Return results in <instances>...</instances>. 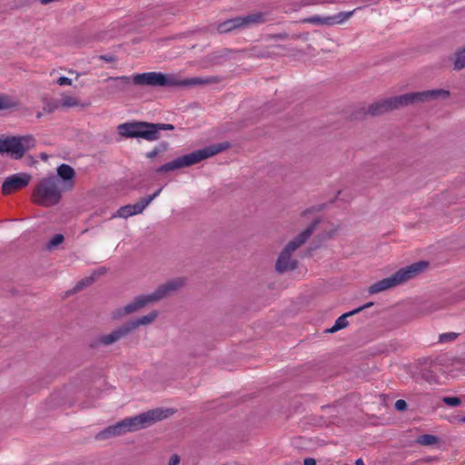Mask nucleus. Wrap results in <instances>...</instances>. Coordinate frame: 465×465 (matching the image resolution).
Returning <instances> with one entry per match:
<instances>
[{"mask_svg": "<svg viewBox=\"0 0 465 465\" xmlns=\"http://www.w3.org/2000/svg\"><path fill=\"white\" fill-rule=\"evenodd\" d=\"M74 177L73 167L65 163L59 165L57 175L50 174L38 181L32 193V201L44 207L56 205L63 193L74 188Z\"/></svg>", "mask_w": 465, "mask_h": 465, "instance_id": "obj_1", "label": "nucleus"}, {"mask_svg": "<svg viewBox=\"0 0 465 465\" xmlns=\"http://www.w3.org/2000/svg\"><path fill=\"white\" fill-rule=\"evenodd\" d=\"M449 94V91L443 89L408 93L377 101L369 106L368 113L371 115H381L409 104L437 100L439 98H447Z\"/></svg>", "mask_w": 465, "mask_h": 465, "instance_id": "obj_2", "label": "nucleus"}, {"mask_svg": "<svg viewBox=\"0 0 465 465\" xmlns=\"http://www.w3.org/2000/svg\"><path fill=\"white\" fill-rule=\"evenodd\" d=\"M185 284L183 278L172 279L157 287L153 292L136 296L131 302L113 312L114 320L140 311L150 303H154L179 290Z\"/></svg>", "mask_w": 465, "mask_h": 465, "instance_id": "obj_3", "label": "nucleus"}, {"mask_svg": "<svg viewBox=\"0 0 465 465\" xmlns=\"http://www.w3.org/2000/svg\"><path fill=\"white\" fill-rule=\"evenodd\" d=\"M133 81L137 85L169 87H191L212 83L209 78H182L179 74H165L158 72H149L135 74Z\"/></svg>", "mask_w": 465, "mask_h": 465, "instance_id": "obj_4", "label": "nucleus"}, {"mask_svg": "<svg viewBox=\"0 0 465 465\" xmlns=\"http://www.w3.org/2000/svg\"><path fill=\"white\" fill-rule=\"evenodd\" d=\"M229 143L212 144L171 161L157 169V173H167L196 164L229 148Z\"/></svg>", "mask_w": 465, "mask_h": 465, "instance_id": "obj_5", "label": "nucleus"}, {"mask_svg": "<svg viewBox=\"0 0 465 465\" xmlns=\"http://www.w3.org/2000/svg\"><path fill=\"white\" fill-rule=\"evenodd\" d=\"M428 263L426 262H418L412 263L405 268H402L396 272L390 277L384 278L369 287V292L371 294H376L387 290H390L393 287L401 285L407 281L416 277L420 272H421L426 267Z\"/></svg>", "mask_w": 465, "mask_h": 465, "instance_id": "obj_6", "label": "nucleus"}, {"mask_svg": "<svg viewBox=\"0 0 465 465\" xmlns=\"http://www.w3.org/2000/svg\"><path fill=\"white\" fill-rule=\"evenodd\" d=\"M318 223L319 220L314 219L313 222L304 231H302L296 238L290 241L285 245V247L281 252L275 264L277 272L283 273L287 271L296 268L297 262L295 259L292 258V254L309 239Z\"/></svg>", "mask_w": 465, "mask_h": 465, "instance_id": "obj_7", "label": "nucleus"}, {"mask_svg": "<svg viewBox=\"0 0 465 465\" xmlns=\"http://www.w3.org/2000/svg\"><path fill=\"white\" fill-rule=\"evenodd\" d=\"M173 413L170 409H153L139 415L129 417L118 421V427L123 435L151 426L152 424L168 418Z\"/></svg>", "mask_w": 465, "mask_h": 465, "instance_id": "obj_8", "label": "nucleus"}, {"mask_svg": "<svg viewBox=\"0 0 465 465\" xmlns=\"http://www.w3.org/2000/svg\"><path fill=\"white\" fill-rule=\"evenodd\" d=\"M35 145L32 135L11 136L0 138V154H6L14 159H20L25 152Z\"/></svg>", "mask_w": 465, "mask_h": 465, "instance_id": "obj_9", "label": "nucleus"}, {"mask_svg": "<svg viewBox=\"0 0 465 465\" xmlns=\"http://www.w3.org/2000/svg\"><path fill=\"white\" fill-rule=\"evenodd\" d=\"M265 21L264 15L262 13H252L244 16H237L232 19H228L217 25L219 33H229L236 29H243L251 27L255 25L262 24Z\"/></svg>", "mask_w": 465, "mask_h": 465, "instance_id": "obj_10", "label": "nucleus"}, {"mask_svg": "<svg viewBox=\"0 0 465 465\" xmlns=\"http://www.w3.org/2000/svg\"><path fill=\"white\" fill-rule=\"evenodd\" d=\"M153 126L147 122H130L124 123L118 126V133L125 138H143L146 141L153 142L155 137L152 132Z\"/></svg>", "mask_w": 465, "mask_h": 465, "instance_id": "obj_11", "label": "nucleus"}, {"mask_svg": "<svg viewBox=\"0 0 465 465\" xmlns=\"http://www.w3.org/2000/svg\"><path fill=\"white\" fill-rule=\"evenodd\" d=\"M32 179L31 174L27 173H17L5 178L2 184L4 194H10L15 191L26 187Z\"/></svg>", "mask_w": 465, "mask_h": 465, "instance_id": "obj_12", "label": "nucleus"}, {"mask_svg": "<svg viewBox=\"0 0 465 465\" xmlns=\"http://www.w3.org/2000/svg\"><path fill=\"white\" fill-rule=\"evenodd\" d=\"M130 333L126 324L114 329L113 331L102 334L91 343V347L95 348L100 345L108 346L117 342L119 340L126 337Z\"/></svg>", "mask_w": 465, "mask_h": 465, "instance_id": "obj_13", "label": "nucleus"}, {"mask_svg": "<svg viewBox=\"0 0 465 465\" xmlns=\"http://www.w3.org/2000/svg\"><path fill=\"white\" fill-rule=\"evenodd\" d=\"M159 313L157 311H152L149 313L143 315L139 318L132 320L126 322V326L130 331V333L140 328L141 326H146L152 324L158 317Z\"/></svg>", "mask_w": 465, "mask_h": 465, "instance_id": "obj_14", "label": "nucleus"}, {"mask_svg": "<svg viewBox=\"0 0 465 465\" xmlns=\"http://www.w3.org/2000/svg\"><path fill=\"white\" fill-rule=\"evenodd\" d=\"M145 204L143 203V200L140 199L136 203L134 204H128L125 206L121 207L115 214L113 215V217H120V218H128L135 214H139L143 213V211L145 209Z\"/></svg>", "mask_w": 465, "mask_h": 465, "instance_id": "obj_15", "label": "nucleus"}, {"mask_svg": "<svg viewBox=\"0 0 465 465\" xmlns=\"http://www.w3.org/2000/svg\"><path fill=\"white\" fill-rule=\"evenodd\" d=\"M361 312V309H355L353 311H351L349 312H346L344 314H342L341 316H340L334 322L333 326L331 327L330 329H327L326 330V332H329V333H333V332H336L341 329H344L348 326L349 322L347 321V318L350 317V316H352L354 314H357L358 312Z\"/></svg>", "mask_w": 465, "mask_h": 465, "instance_id": "obj_16", "label": "nucleus"}, {"mask_svg": "<svg viewBox=\"0 0 465 465\" xmlns=\"http://www.w3.org/2000/svg\"><path fill=\"white\" fill-rule=\"evenodd\" d=\"M123 435V432L121 429L118 427V423H115L114 425H111L104 429V430L100 431L96 435L97 440H106L113 437H117Z\"/></svg>", "mask_w": 465, "mask_h": 465, "instance_id": "obj_17", "label": "nucleus"}, {"mask_svg": "<svg viewBox=\"0 0 465 465\" xmlns=\"http://www.w3.org/2000/svg\"><path fill=\"white\" fill-rule=\"evenodd\" d=\"M107 81L112 84L109 85L114 92L124 91L126 85L130 83V79L128 76H120V77H110Z\"/></svg>", "mask_w": 465, "mask_h": 465, "instance_id": "obj_18", "label": "nucleus"}, {"mask_svg": "<svg viewBox=\"0 0 465 465\" xmlns=\"http://www.w3.org/2000/svg\"><path fill=\"white\" fill-rule=\"evenodd\" d=\"M357 9L349 12H341L334 15H329L330 25H340L351 18Z\"/></svg>", "mask_w": 465, "mask_h": 465, "instance_id": "obj_19", "label": "nucleus"}, {"mask_svg": "<svg viewBox=\"0 0 465 465\" xmlns=\"http://www.w3.org/2000/svg\"><path fill=\"white\" fill-rule=\"evenodd\" d=\"M465 68V45L454 54L453 69L460 71Z\"/></svg>", "mask_w": 465, "mask_h": 465, "instance_id": "obj_20", "label": "nucleus"}, {"mask_svg": "<svg viewBox=\"0 0 465 465\" xmlns=\"http://www.w3.org/2000/svg\"><path fill=\"white\" fill-rule=\"evenodd\" d=\"M18 102L7 94H0V110L16 108Z\"/></svg>", "mask_w": 465, "mask_h": 465, "instance_id": "obj_21", "label": "nucleus"}, {"mask_svg": "<svg viewBox=\"0 0 465 465\" xmlns=\"http://www.w3.org/2000/svg\"><path fill=\"white\" fill-rule=\"evenodd\" d=\"M81 105L80 101L77 97L72 96L66 94H63L61 96V106L70 108ZM84 106V104H82Z\"/></svg>", "mask_w": 465, "mask_h": 465, "instance_id": "obj_22", "label": "nucleus"}, {"mask_svg": "<svg viewBox=\"0 0 465 465\" xmlns=\"http://www.w3.org/2000/svg\"><path fill=\"white\" fill-rule=\"evenodd\" d=\"M303 23L312 24V25H330V20L329 15L327 16H322V15H312L308 18H305Z\"/></svg>", "mask_w": 465, "mask_h": 465, "instance_id": "obj_23", "label": "nucleus"}, {"mask_svg": "<svg viewBox=\"0 0 465 465\" xmlns=\"http://www.w3.org/2000/svg\"><path fill=\"white\" fill-rule=\"evenodd\" d=\"M151 126H153V128L152 129V132L154 133L153 134L155 137L153 138V141H156L159 139V134H160V132L161 131H171V130H173L174 129V126L173 124H152L151 123Z\"/></svg>", "mask_w": 465, "mask_h": 465, "instance_id": "obj_24", "label": "nucleus"}, {"mask_svg": "<svg viewBox=\"0 0 465 465\" xmlns=\"http://www.w3.org/2000/svg\"><path fill=\"white\" fill-rule=\"evenodd\" d=\"M438 441V438L434 435L424 434L419 437L418 442L424 446L433 445Z\"/></svg>", "mask_w": 465, "mask_h": 465, "instance_id": "obj_25", "label": "nucleus"}, {"mask_svg": "<svg viewBox=\"0 0 465 465\" xmlns=\"http://www.w3.org/2000/svg\"><path fill=\"white\" fill-rule=\"evenodd\" d=\"M64 240V237L63 234L61 233H57L55 235H54L50 241L48 242L47 245H46V248L48 250H52V249H54L56 248L58 245H60Z\"/></svg>", "mask_w": 465, "mask_h": 465, "instance_id": "obj_26", "label": "nucleus"}, {"mask_svg": "<svg viewBox=\"0 0 465 465\" xmlns=\"http://www.w3.org/2000/svg\"><path fill=\"white\" fill-rule=\"evenodd\" d=\"M458 337V333L456 332H446L440 335L439 341L440 342H450L456 340Z\"/></svg>", "mask_w": 465, "mask_h": 465, "instance_id": "obj_27", "label": "nucleus"}, {"mask_svg": "<svg viewBox=\"0 0 465 465\" xmlns=\"http://www.w3.org/2000/svg\"><path fill=\"white\" fill-rule=\"evenodd\" d=\"M442 402L448 406L456 407L461 403V401L458 397H444Z\"/></svg>", "mask_w": 465, "mask_h": 465, "instance_id": "obj_28", "label": "nucleus"}, {"mask_svg": "<svg viewBox=\"0 0 465 465\" xmlns=\"http://www.w3.org/2000/svg\"><path fill=\"white\" fill-rule=\"evenodd\" d=\"M161 192H162V188L158 189L152 195H149L148 197L142 198V200H143V203L145 204V206L149 205V203L151 202H153L160 194Z\"/></svg>", "mask_w": 465, "mask_h": 465, "instance_id": "obj_29", "label": "nucleus"}, {"mask_svg": "<svg viewBox=\"0 0 465 465\" xmlns=\"http://www.w3.org/2000/svg\"><path fill=\"white\" fill-rule=\"evenodd\" d=\"M56 83L59 85H72V80L66 76H61L57 79Z\"/></svg>", "mask_w": 465, "mask_h": 465, "instance_id": "obj_30", "label": "nucleus"}, {"mask_svg": "<svg viewBox=\"0 0 465 465\" xmlns=\"http://www.w3.org/2000/svg\"><path fill=\"white\" fill-rule=\"evenodd\" d=\"M57 107H58V105H57L56 104H54V103H47V104L44 106L43 110H44V112H45V113H52V112H54V110H56V109H57Z\"/></svg>", "mask_w": 465, "mask_h": 465, "instance_id": "obj_31", "label": "nucleus"}, {"mask_svg": "<svg viewBox=\"0 0 465 465\" xmlns=\"http://www.w3.org/2000/svg\"><path fill=\"white\" fill-rule=\"evenodd\" d=\"M395 408L398 411H405L407 408V403L404 400H398L395 402Z\"/></svg>", "mask_w": 465, "mask_h": 465, "instance_id": "obj_32", "label": "nucleus"}, {"mask_svg": "<svg viewBox=\"0 0 465 465\" xmlns=\"http://www.w3.org/2000/svg\"><path fill=\"white\" fill-rule=\"evenodd\" d=\"M180 457L177 454H173L169 460L168 465H179L180 464Z\"/></svg>", "mask_w": 465, "mask_h": 465, "instance_id": "obj_33", "label": "nucleus"}, {"mask_svg": "<svg viewBox=\"0 0 465 465\" xmlns=\"http://www.w3.org/2000/svg\"><path fill=\"white\" fill-rule=\"evenodd\" d=\"M160 153V150H158L157 148H154L153 150H152L151 152H148L146 153V156L150 159L155 157L158 153Z\"/></svg>", "mask_w": 465, "mask_h": 465, "instance_id": "obj_34", "label": "nucleus"}, {"mask_svg": "<svg viewBox=\"0 0 465 465\" xmlns=\"http://www.w3.org/2000/svg\"><path fill=\"white\" fill-rule=\"evenodd\" d=\"M304 465H316V460L312 458H307L303 461Z\"/></svg>", "mask_w": 465, "mask_h": 465, "instance_id": "obj_35", "label": "nucleus"}, {"mask_svg": "<svg viewBox=\"0 0 465 465\" xmlns=\"http://www.w3.org/2000/svg\"><path fill=\"white\" fill-rule=\"evenodd\" d=\"M372 304H373L372 302H368L365 305L359 307L358 309H361V312L362 310L371 307Z\"/></svg>", "mask_w": 465, "mask_h": 465, "instance_id": "obj_36", "label": "nucleus"}, {"mask_svg": "<svg viewBox=\"0 0 465 465\" xmlns=\"http://www.w3.org/2000/svg\"><path fill=\"white\" fill-rule=\"evenodd\" d=\"M312 212V210H306V211H304V212L302 213V216H305V215H307V214L311 213Z\"/></svg>", "mask_w": 465, "mask_h": 465, "instance_id": "obj_37", "label": "nucleus"}, {"mask_svg": "<svg viewBox=\"0 0 465 465\" xmlns=\"http://www.w3.org/2000/svg\"><path fill=\"white\" fill-rule=\"evenodd\" d=\"M356 465H364L362 460L359 459L356 460Z\"/></svg>", "mask_w": 465, "mask_h": 465, "instance_id": "obj_38", "label": "nucleus"}, {"mask_svg": "<svg viewBox=\"0 0 465 465\" xmlns=\"http://www.w3.org/2000/svg\"><path fill=\"white\" fill-rule=\"evenodd\" d=\"M85 283L84 282H80L78 285H77V289H81L83 285H84Z\"/></svg>", "mask_w": 465, "mask_h": 465, "instance_id": "obj_39", "label": "nucleus"}, {"mask_svg": "<svg viewBox=\"0 0 465 465\" xmlns=\"http://www.w3.org/2000/svg\"><path fill=\"white\" fill-rule=\"evenodd\" d=\"M42 115H43V114H42L41 112H39V113L36 114V117H37V118H41V117H42Z\"/></svg>", "mask_w": 465, "mask_h": 465, "instance_id": "obj_40", "label": "nucleus"}, {"mask_svg": "<svg viewBox=\"0 0 465 465\" xmlns=\"http://www.w3.org/2000/svg\"><path fill=\"white\" fill-rule=\"evenodd\" d=\"M460 420H461L462 422H465V418H462Z\"/></svg>", "mask_w": 465, "mask_h": 465, "instance_id": "obj_41", "label": "nucleus"}]
</instances>
